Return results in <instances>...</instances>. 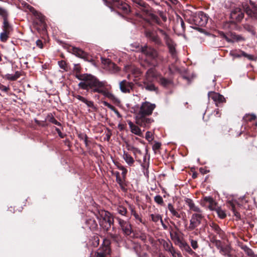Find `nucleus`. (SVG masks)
Wrapping results in <instances>:
<instances>
[{"label": "nucleus", "mask_w": 257, "mask_h": 257, "mask_svg": "<svg viewBox=\"0 0 257 257\" xmlns=\"http://www.w3.org/2000/svg\"><path fill=\"white\" fill-rule=\"evenodd\" d=\"M76 77L81 81L78 86L83 89H91L92 91L102 94L109 98L112 99L114 95L103 89L104 82L99 81L95 77L90 74H76Z\"/></svg>", "instance_id": "f257e3e1"}, {"label": "nucleus", "mask_w": 257, "mask_h": 257, "mask_svg": "<svg viewBox=\"0 0 257 257\" xmlns=\"http://www.w3.org/2000/svg\"><path fill=\"white\" fill-rule=\"evenodd\" d=\"M155 107V104L148 101L143 102L139 111L136 114V123L144 127L148 126L152 122L153 120L147 116L152 114Z\"/></svg>", "instance_id": "f03ea898"}, {"label": "nucleus", "mask_w": 257, "mask_h": 257, "mask_svg": "<svg viewBox=\"0 0 257 257\" xmlns=\"http://www.w3.org/2000/svg\"><path fill=\"white\" fill-rule=\"evenodd\" d=\"M98 217L100 219V225L104 230L108 231L113 223V218L110 213L108 211L101 210L99 212Z\"/></svg>", "instance_id": "7ed1b4c3"}, {"label": "nucleus", "mask_w": 257, "mask_h": 257, "mask_svg": "<svg viewBox=\"0 0 257 257\" xmlns=\"http://www.w3.org/2000/svg\"><path fill=\"white\" fill-rule=\"evenodd\" d=\"M203 216L201 213H194L192 215L190 220V224L188 228L193 230L200 224Z\"/></svg>", "instance_id": "20e7f679"}, {"label": "nucleus", "mask_w": 257, "mask_h": 257, "mask_svg": "<svg viewBox=\"0 0 257 257\" xmlns=\"http://www.w3.org/2000/svg\"><path fill=\"white\" fill-rule=\"evenodd\" d=\"M102 63L104 65V68L111 73H116L119 71V68L109 59L101 58Z\"/></svg>", "instance_id": "39448f33"}, {"label": "nucleus", "mask_w": 257, "mask_h": 257, "mask_svg": "<svg viewBox=\"0 0 257 257\" xmlns=\"http://www.w3.org/2000/svg\"><path fill=\"white\" fill-rule=\"evenodd\" d=\"M208 18L206 15L203 12H200L196 14L194 18V22L195 25L203 26L206 25Z\"/></svg>", "instance_id": "423d86ee"}, {"label": "nucleus", "mask_w": 257, "mask_h": 257, "mask_svg": "<svg viewBox=\"0 0 257 257\" xmlns=\"http://www.w3.org/2000/svg\"><path fill=\"white\" fill-rule=\"evenodd\" d=\"M216 243L217 247L219 249L220 252L222 254L228 256L231 255L232 251L230 247L228 245L225 244L222 242H216Z\"/></svg>", "instance_id": "0eeeda50"}, {"label": "nucleus", "mask_w": 257, "mask_h": 257, "mask_svg": "<svg viewBox=\"0 0 257 257\" xmlns=\"http://www.w3.org/2000/svg\"><path fill=\"white\" fill-rule=\"evenodd\" d=\"M208 95L209 98L212 99L216 105L225 101L224 96L218 93L211 91L208 93Z\"/></svg>", "instance_id": "6e6552de"}, {"label": "nucleus", "mask_w": 257, "mask_h": 257, "mask_svg": "<svg viewBox=\"0 0 257 257\" xmlns=\"http://www.w3.org/2000/svg\"><path fill=\"white\" fill-rule=\"evenodd\" d=\"M117 220L123 232L126 235H130L132 232V227L129 222L120 218H117Z\"/></svg>", "instance_id": "1a4fd4ad"}, {"label": "nucleus", "mask_w": 257, "mask_h": 257, "mask_svg": "<svg viewBox=\"0 0 257 257\" xmlns=\"http://www.w3.org/2000/svg\"><path fill=\"white\" fill-rule=\"evenodd\" d=\"M159 31L162 35V36L163 37L164 39L165 40L166 43L168 46L170 52L172 53H174L175 52V46L173 42L169 38L168 35L165 32H164V31L161 29L159 30Z\"/></svg>", "instance_id": "9d476101"}, {"label": "nucleus", "mask_w": 257, "mask_h": 257, "mask_svg": "<svg viewBox=\"0 0 257 257\" xmlns=\"http://www.w3.org/2000/svg\"><path fill=\"white\" fill-rule=\"evenodd\" d=\"M133 84L132 82H127L124 80L119 83V88L123 93H129L132 89Z\"/></svg>", "instance_id": "9b49d317"}, {"label": "nucleus", "mask_w": 257, "mask_h": 257, "mask_svg": "<svg viewBox=\"0 0 257 257\" xmlns=\"http://www.w3.org/2000/svg\"><path fill=\"white\" fill-rule=\"evenodd\" d=\"M127 123L130 128V131L133 134L140 137H143V133L141 128L139 127V125H136L131 120H128Z\"/></svg>", "instance_id": "f8f14e48"}, {"label": "nucleus", "mask_w": 257, "mask_h": 257, "mask_svg": "<svg viewBox=\"0 0 257 257\" xmlns=\"http://www.w3.org/2000/svg\"><path fill=\"white\" fill-rule=\"evenodd\" d=\"M124 71L127 73L131 72L132 74L135 75V77H139L141 74V72L140 69L133 65H127L125 66Z\"/></svg>", "instance_id": "ddd939ff"}, {"label": "nucleus", "mask_w": 257, "mask_h": 257, "mask_svg": "<svg viewBox=\"0 0 257 257\" xmlns=\"http://www.w3.org/2000/svg\"><path fill=\"white\" fill-rule=\"evenodd\" d=\"M141 51L147 56L151 58H154L157 55V52L156 50L151 48H148L147 46H145L144 47L141 48Z\"/></svg>", "instance_id": "4468645a"}, {"label": "nucleus", "mask_w": 257, "mask_h": 257, "mask_svg": "<svg viewBox=\"0 0 257 257\" xmlns=\"http://www.w3.org/2000/svg\"><path fill=\"white\" fill-rule=\"evenodd\" d=\"M157 77V73L155 69L154 68H150L149 69L146 74L145 79L149 81H153Z\"/></svg>", "instance_id": "2eb2a0df"}, {"label": "nucleus", "mask_w": 257, "mask_h": 257, "mask_svg": "<svg viewBox=\"0 0 257 257\" xmlns=\"http://www.w3.org/2000/svg\"><path fill=\"white\" fill-rule=\"evenodd\" d=\"M72 53L76 56L82 58H86L87 56V54H86V53H85L81 49L77 47H72Z\"/></svg>", "instance_id": "dca6fc26"}, {"label": "nucleus", "mask_w": 257, "mask_h": 257, "mask_svg": "<svg viewBox=\"0 0 257 257\" xmlns=\"http://www.w3.org/2000/svg\"><path fill=\"white\" fill-rule=\"evenodd\" d=\"M186 203L189 206V208L191 210L196 212L197 213H200V209L193 202L192 200L189 198H187L185 200Z\"/></svg>", "instance_id": "f3484780"}, {"label": "nucleus", "mask_w": 257, "mask_h": 257, "mask_svg": "<svg viewBox=\"0 0 257 257\" xmlns=\"http://www.w3.org/2000/svg\"><path fill=\"white\" fill-rule=\"evenodd\" d=\"M109 242H102V248L100 249V251L104 255L109 254L110 252L109 247Z\"/></svg>", "instance_id": "a211bd4d"}, {"label": "nucleus", "mask_w": 257, "mask_h": 257, "mask_svg": "<svg viewBox=\"0 0 257 257\" xmlns=\"http://www.w3.org/2000/svg\"><path fill=\"white\" fill-rule=\"evenodd\" d=\"M115 6L118 8L119 9L123 10L124 12L127 13L129 12V6L127 4L124 3L119 0L118 2H117L115 4H114Z\"/></svg>", "instance_id": "6ab92c4d"}, {"label": "nucleus", "mask_w": 257, "mask_h": 257, "mask_svg": "<svg viewBox=\"0 0 257 257\" xmlns=\"http://www.w3.org/2000/svg\"><path fill=\"white\" fill-rule=\"evenodd\" d=\"M163 246L166 250L170 252L174 257H176V252L172 246L171 242H164Z\"/></svg>", "instance_id": "aec40b11"}, {"label": "nucleus", "mask_w": 257, "mask_h": 257, "mask_svg": "<svg viewBox=\"0 0 257 257\" xmlns=\"http://www.w3.org/2000/svg\"><path fill=\"white\" fill-rule=\"evenodd\" d=\"M153 81H149L146 79H145L143 81V84L144 85V87L146 90L149 91L155 90L156 87L153 83H152Z\"/></svg>", "instance_id": "412c9836"}, {"label": "nucleus", "mask_w": 257, "mask_h": 257, "mask_svg": "<svg viewBox=\"0 0 257 257\" xmlns=\"http://www.w3.org/2000/svg\"><path fill=\"white\" fill-rule=\"evenodd\" d=\"M204 201H206L207 202H208L209 204V208L211 210H214V209H216V208H217L216 203L213 199L212 198H211L210 197H204Z\"/></svg>", "instance_id": "4be33fe9"}, {"label": "nucleus", "mask_w": 257, "mask_h": 257, "mask_svg": "<svg viewBox=\"0 0 257 257\" xmlns=\"http://www.w3.org/2000/svg\"><path fill=\"white\" fill-rule=\"evenodd\" d=\"M123 158L129 166H132L134 163V160L133 157L125 152H124L123 154Z\"/></svg>", "instance_id": "5701e85b"}, {"label": "nucleus", "mask_w": 257, "mask_h": 257, "mask_svg": "<svg viewBox=\"0 0 257 257\" xmlns=\"http://www.w3.org/2000/svg\"><path fill=\"white\" fill-rule=\"evenodd\" d=\"M176 244L178 245L182 249H184L187 252H190L191 251V249L187 242H176Z\"/></svg>", "instance_id": "b1692460"}, {"label": "nucleus", "mask_w": 257, "mask_h": 257, "mask_svg": "<svg viewBox=\"0 0 257 257\" xmlns=\"http://www.w3.org/2000/svg\"><path fill=\"white\" fill-rule=\"evenodd\" d=\"M21 76V73L19 71L15 72L14 74H7L5 75V78L9 80H16Z\"/></svg>", "instance_id": "393cba45"}, {"label": "nucleus", "mask_w": 257, "mask_h": 257, "mask_svg": "<svg viewBox=\"0 0 257 257\" xmlns=\"http://www.w3.org/2000/svg\"><path fill=\"white\" fill-rule=\"evenodd\" d=\"M168 209L170 211V212L172 213V214L177 218H180L181 215L179 214L174 208L173 206L171 204L169 203L168 205Z\"/></svg>", "instance_id": "a878e982"}, {"label": "nucleus", "mask_w": 257, "mask_h": 257, "mask_svg": "<svg viewBox=\"0 0 257 257\" xmlns=\"http://www.w3.org/2000/svg\"><path fill=\"white\" fill-rule=\"evenodd\" d=\"M242 248L244 250L245 253L248 257H257V255L254 254L252 250L249 248L245 246L242 247Z\"/></svg>", "instance_id": "bb28decb"}, {"label": "nucleus", "mask_w": 257, "mask_h": 257, "mask_svg": "<svg viewBox=\"0 0 257 257\" xmlns=\"http://www.w3.org/2000/svg\"><path fill=\"white\" fill-rule=\"evenodd\" d=\"M3 30L9 32H11V31L12 30V27L10 26L8 21H7V19L4 20Z\"/></svg>", "instance_id": "cd10ccee"}, {"label": "nucleus", "mask_w": 257, "mask_h": 257, "mask_svg": "<svg viewBox=\"0 0 257 257\" xmlns=\"http://www.w3.org/2000/svg\"><path fill=\"white\" fill-rule=\"evenodd\" d=\"M10 33V32H9L3 30V32L1 33L0 34V40H1V41L6 42L9 38Z\"/></svg>", "instance_id": "c85d7f7f"}, {"label": "nucleus", "mask_w": 257, "mask_h": 257, "mask_svg": "<svg viewBox=\"0 0 257 257\" xmlns=\"http://www.w3.org/2000/svg\"><path fill=\"white\" fill-rule=\"evenodd\" d=\"M219 216V217L221 218H224L226 216V214L224 210H222L220 208L217 207L216 209H214Z\"/></svg>", "instance_id": "c756f323"}, {"label": "nucleus", "mask_w": 257, "mask_h": 257, "mask_svg": "<svg viewBox=\"0 0 257 257\" xmlns=\"http://www.w3.org/2000/svg\"><path fill=\"white\" fill-rule=\"evenodd\" d=\"M146 36L148 37H150V39L155 42L157 44H160V41L158 37L156 36H152L151 34L150 33H147Z\"/></svg>", "instance_id": "7c9ffc66"}, {"label": "nucleus", "mask_w": 257, "mask_h": 257, "mask_svg": "<svg viewBox=\"0 0 257 257\" xmlns=\"http://www.w3.org/2000/svg\"><path fill=\"white\" fill-rule=\"evenodd\" d=\"M152 220L155 222H158L160 221L163 222L161 216L159 214H151Z\"/></svg>", "instance_id": "2f4dec72"}, {"label": "nucleus", "mask_w": 257, "mask_h": 257, "mask_svg": "<svg viewBox=\"0 0 257 257\" xmlns=\"http://www.w3.org/2000/svg\"><path fill=\"white\" fill-rule=\"evenodd\" d=\"M160 83L164 86H167L171 83L170 80L166 79V78L161 77L160 78Z\"/></svg>", "instance_id": "473e14b6"}, {"label": "nucleus", "mask_w": 257, "mask_h": 257, "mask_svg": "<svg viewBox=\"0 0 257 257\" xmlns=\"http://www.w3.org/2000/svg\"><path fill=\"white\" fill-rule=\"evenodd\" d=\"M117 210L118 213L122 215H125L127 212L126 209L122 206H119Z\"/></svg>", "instance_id": "72a5a7b5"}, {"label": "nucleus", "mask_w": 257, "mask_h": 257, "mask_svg": "<svg viewBox=\"0 0 257 257\" xmlns=\"http://www.w3.org/2000/svg\"><path fill=\"white\" fill-rule=\"evenodd\" d=\"M30 11L34 14L35 15V16H38L39 17V18L40 19L41 22H43L44 21V18L42 16L40 15L39 14V13L36 11L35 10V9L31 7L30 8Z\"/></svg>", "instance_id": "f704fd0d"}, {"label": "nucleus", "mask_w": 257, "mask_h": 257, "mask_svg": "<svg viewBox=\"0 0 257 257\" xmlns=\"http://www.w3.org/2000/svg\"><path fill=\"white\" fill-rule=\"evenodd\" d=\"M150 18L151 19V20L155 22V23H156L157 24H159V25H161V23L159 21V18H158V17L157 16H156L155 15L153 14H151L150 15Z\"/></svg>", "instance_id": "c9c22d12"}, {"label": "nucleus", "mask_w": 257, "mask_h": 257, "mask_svg": "<svg viewBox=\"0 0 257 257\" xmlns=\"http://www.w3.org/2000/svg\"><path fill=\"white\" fill-rule=\"evenodd\" d=\"M154 200L156 203L159 204H162L163 203L162 197L160 195H157L155 197Z\"/></svg>", "instance_id": "e433bc0d"}, {"label": "nucleus", "mask_w": 257, "mask_h": 257, "mask_svg": "<svg viewBox=\"0 0 257 257\" xmlns=\"http://www.w3.org/2000/svg\"><path fill=\"white\" fill-rule=\"evenodd\" d=\"M58 64L59 67L64 69V70H67V65L65 61H61L58 62Z\"/></svg>", "instance_id": "4c0bfd02"}, {"label": "nucleus", "mask_w": 257, "mask_h": 257, "mask_svg": "<svg viewBox=\"0 0 257 257\" xmlns=\"http://www.w3.org/2000/svg\"><path fill=\"white\" fill-rule=\"evenodd\" d=\"M0 15L3 17L4 20L7 19L8 17L7 12L5 9L2 8H0Z\"/></svg>", "instance_id": "58836bf2"}, {"label": "nucleus", "mask_w": 257, "mask_h": 257, "mask_svg": "<svg viewBox=\"0 0 257 257\" xmlns=\"http://www.w3.org/2000/svg\"><path fill=\"white\" fill-rule=\"evenodd\" d=\"M230 55L232 56V59H239L240 58V55L238 53H237L234 51H232L230 52Z\"/></svg>", "instance_id": "ea45409f"}, {"label": "nucleus", "mask_w": 257, "mask_h": 257, "mask_svg": "<svg viewBox=\"0 0 257 257\" xmlns=\"http://www.w3.org/2000/svg\"><path fill=\"white\" fill-rule=\"evenodd\" d=\"M127 149L130 151H132L134 154L137 153H140L141 151L138 149L134 147L133 146H128Z\"/></svg>", "instance_id": "a19ab883"}, {"label": "nucleus", "mask_w": 257, "mask_h": 257, "mask_svg": "<svg viewBox=\"0 0 257 257\" xmlns=\"http://www.w3.org/2000/svg\"><path fill=\"white\" fill-rule=\"evenodd\" d=\"M145 138L149 142H151L153 140V135L150 132L146 133Z\"/></svg>", "instance_id": "79ce46f5"}, {"label": "nucleus", "mask_w": 257, "mask_h": 257, "mask_svg": "<svg viewBox=\"0 0 257 257\" xmlns=\"http://www.w3.org/2000/svg\"><path fill=\"white\" fill-rule=\"evenodd\" d=\"M178 25L181 27L182 31H184L185 29V24L181 18H179L178 20Z\"/></svg>", "instance_id": "37998d69"}, {"label": "nucleus", "mask_w": 257, "mask_h": 257, "mask_svg": "<svg viewBox=\"0 0 257 257\" xmlns=\"http://www.w3.org/2000/svg\"><path fill=\"white\" fill-rule=\"evenodd\" d=\"M107 106H108V107L109 108H110L112 110H113V111L116 114L117 117H121V115H120V114L119 113V112L116 109L114 108V107L112 106L111 105H110L109 104H108Z\"/></svg>", "instance_id": "c03bdc74"}, {"label": "nucleus", "mask_w": 257, "mask_h": 257, "mask_svg": "<svg viewBox=\"0 0 257 257\" xmlns=\"http://www.w3.org/2000/svg\"><path fill=\"white\" fill-rule=\"evenodd\" d=\"M242 56H244L246 57L247 59L252 60L253 59V57L252 55L247 54L243 52L242 51Z\"/></svg>", "instance_id": "a18cd8bd"}, {"label": "nucleus", "mask_w": 257, "mask_h": 257, "mask_svg": "<svg viewBox=\"0 0 257 257\" xmlns=\"http://www.w3.org/2000/svg\"><path fill=\"white\" fill-rule=\"evenodd\" d=\"M88 107H91V108H93L94 107V105H93V102L91 101H90V100H88L86 99V101H85L84 102Z\"/></svg>", "instance_id": "49530a36"}, {"label": "nucleus", "mask_w": 257, "mask_h": 257, "mask_svg": "<svg viewBox=\"0 0 257 257\" xmlns=\"http://www.w3.org/2000/svg\"><path fill=\"white\" fill-rule=\"evenodd\" d=\"M108 236L110 237V238L113 239H118V236L116 234H113L112 233H108Z\"/></svg>", "instance_id": "de8ad7c7"}, {"label": "nucleus", "mask_w": 257, "mask_h": 257, "mask_svg": "<svg viewBox=\"0 0 257 257\" xmlns=\"http://www.w3.org/2000/svg\"><path fill=\"white\" fill-rule=\"evenodd\" d=\"M133 215L134 216L136 220L139 221L140 222H142V220L139 214H138L137 213H134Z\"/></svg>", "instance_id": "09e8293b"}, {"label": "nucleus", "mask_w": 257, "mask_h": 257, "mask_svg": "<svg viewBox=\"0 0 257 257\" xmlns=\"http://www.w3.org/2000/svg\"><path fill=\"white\" fill-rule=\"evenodd\" d=\"M0 89L3 91L7 92L9 89V88L0 84Z\"/></svg>", "instance_id": "8fccbe9b"}, {"label": "nucleus", "mask_w": 257, "mask_h": 257, "mask_svg": "<svg viewBox=\"0 0 257 257\" xmlns=\"http://www.w3.org/2000/svg\"><path fill=\"white\" fill-rule=\"evenodd\" d=\"M159 14L160 17L164 22H166L167 21V17L165 15H164L163 12H160Z\"/></svg>", "instance_id": "3c124183"}, {"label": "nucleus", "mask_w": 257, "mask_h": 257, "mask_svg": "<svg viewBox=\"0 0 257 257\" xmlns=\"http://www.w3.org/2000/svg\"><path fill=\"white\" fill-rule=\"evenodd\" d=\"M36 45L40 48H41V49L43 48V45L42 42L41 40H38L36 41Z\"/></svg>", "instance_id": "603ef678"}, {"label": "nucleus", "mask_w": 257, "mask_h": 257, "mask_svg": "<svg viewBox=\"0 0 257 257\" xmlns=\"http://www.w3.org/2000/svg\"><path fill=\"white\" fill-rule=\"evenodd\" d=\"M232 210L234 212V215L237 217H239V213H238L236 210V208H235V207L234 205H233L232 206Z\"/></svg>", "instance_id": "864d4df0"}, {"label": "nucleus", "mask_w": 257, "mask_h": 257, "mask_svg": "<svg viewBox=\"0 0 257 257\" xmlns=\"http://www.w3.org/2000/svg\"><path fill=\"white\" fill-rule=\"evenodd\" d=\"M54 124L59 125L60 124L59 122H58L54 118H51L50 120Z\"/></svg>", "instance_id": "5fc2aeb1"}, {"label": "nucleus", "mask_w": 257, "mask_h": 257, "mask_svg": "<svg viewBox=\"0 0 257 257\" xmlns=\"http://www.w3.org/2000/svg\"><path fill=\"white\" fill-rule=\"evenodd\" d=\"M191 245L194 249H196L198 247L197 242H191Z\"/></svg>", "instance_id": "6e6d98bb"}, {"label": "nucleus", "mask_w": 257, "mask_h": 257, "mask_svg": "<svg viewBox=\"0 0 257 257\" xmlns=\"http://www.w3.org/2000/svg\"><path fill=\"white\" fill-rule=\"evenodd\" d=\"M83 139H84V143H85V145L87 146L88 145V142H87V137L86 135H84L83 136Z\"/></svg>", "instance_id": "4d7b16f0"}, {"label": "nucleus", "mask_w": 257, "mask_h": 257, "mask_svg": "<svg viewBox=\"0 0 257 257\" xmlns=\"http://www.w3.org/2000/svg\"><path fill=\"white\" fill-rule=\"evenodd\" d=\"M126 173H127V170L126 169H123L122 171V177L123 179L125 178Z\"/></svg>", "instance_id": "13d9d810"}, {"label": "nucleus", "mask_w": 257, "mask_h": 257, "mask_svg": "<svg viewBox=\"0 0 257 257\" xmlns=\"http://www.w3.org/2000/svg\"><path fill=\"white\" fill-rule=\"evenodd\" d=\"M116 181L120 185H122V181L121 180V179H120V178L119 177H117L116 178Z\"/></svg>", "instance_id": "bf43d9fd"}, {"label": "nucleus", "mask_w": 257, "mask_h": 257, "mask_svg": "<svg viewBox=\"0 0 257 257\" xmlns=\"http://www.w3.org/2000/svg\"><path fill=\"white\" fill-rule=\"evenodd\" d=\"M130 210L131 211V213H132V215H134V213H136V212L134 210V207L133 206L130 205Z\"/></svg>", "instance_id": "052dcab7"}, {"label": "nucleus", "mask_w": 257, "mask_h": 257, "mask_svg": "<svg viewBox=\"0 0 257 257\" xmlns=\"http://www.w3.org/2000/svg\"><path fill=\"white\" fill-rule=\"evenodd\" d=\"M96 257H105V255L102 253L101 252H97Z\"/></svg>", "instance_id": "680f3d73"}, {"label": "nucleus", "mask_w": 257, "mask_h": 257, "mask_svg": "<svg viewBox=\"0 0 257 257\" xmlns=\"http://www.w3.org/2000/svg\"><path fill=\"white\" fill-rule=\"evenodd\" d=\"M147 237L148 236L146 235L143 234L142 235L140 236V239L143 240H147L148 239Z\"/></svg>", "instance_id": "e2e57ef3"}, {"label": "nucleus", "mask_w": 257, "mask_h": 257, "mask_svg": "<svg viewBox=\"0 0 257 257\" xmlns=\"http://www.w3.org/2000/svg\"><path fill=\"white\" fill-rule=\"evenodd\" d=\"M215 113H216V114H215L216 115H217V116H219H219H220V113H219V109H216V110H215Z\"/></svg>", "instance_id": "0e129e2a"}, {"label": "nucleus", "mask_w": 257, "mask_h": 257, "mask_svg": "<svg viewBox=\"0 0 257 257\" xmlns=\"http://www.w3.org/2000/svg\"><path fill=\"white\" fill-rule=\"evenodd\" d=\"M117 168H118L119 170H121V171H122L123 169H125L123 166H121V165L117 166Z\"/></svg>", "instance_id": "69168bd1"}, {"label": "nucleus", "mask_w": 257, "mask_h": 257, "mask_svg": "<svg viewBox=\"0 0 257 257\" xmlns=\"http://www.w3.org/2000/svg\"><path fill=\"white\" fill-rule=\"evenodd\" d=\"M75 97L79 100H80V99L82 98V96L79 95H76Z\"/></svg>", "instance_id": "338daca9"}, {"label": "nucleus", "mask_w": 257, "mask_h": 257, "mask_svg": "<svg viewBox=\"0 0 257 257\" xmlns=\"http://www.w3.org/2000/svg\"><path fill=\"white\" fill-rule=\"evenodd\" d=\"M75 70L77 71V72H79V68L78 67V66L77 65H75Z\"/></svg>", "instance_id": "774afa93"}]
</instances>
